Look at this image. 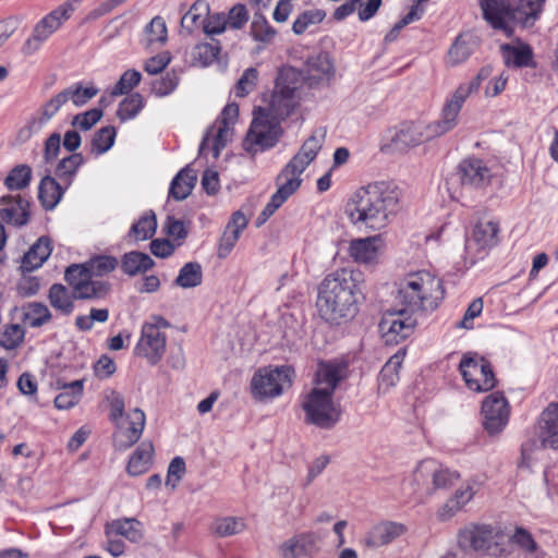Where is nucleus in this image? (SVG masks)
<instances>
[{"mask_svg":"<svg viewBox=\"0 0 558 558\" xmlns=\"http://www.w3.org/2000/svg\"><path fill=\"white\" fill-rule=\"evenodd\" d=\"M85 264L92 277H104L118 267L119 260L111 255H95Z\"/></svg>","mask_w":558,"mask_h":558,"instance_id":"3c124183","label":"nucleus"},{"mask_svg":"<svg viewBox=\"0 0 558 558\" xmlns=\"http://www.w3.org/2000/svg\"><path fill=\"white\" fill-rule=\"evenodd\" d=\"M457 175L463 187L482 190L489 185L492 170L480 158H465L458 165Z\"/></svg>","mask_w":558,"mask_h":558,"instance_id":"aec40b11","label":"nucleus"},{"mask_svg":"<svg viewBox=\"0 0 558 558\" xmlns=\"http://www.w3.org/2000/svg\"><path fill=\"white\" fill-rule=\"evenodd\" d=\"M333 74V65L327 53L320 52L310 56L304 64L302 78L310 85L329 81Z\"/></svg>","mask_w":558,"mask_h":558,"instance_id":"a878e982","label":"nucleus"},{"mask_svg":"<svg viewBox=\"0 0 558 558\" xmlns=\"http://www.w3.org/2000/svg\"><path fill=\"white\" fill-rule=\"evenodd\" d=\"M499 223L494 220H481L472 229L465 240V248L469 253H484L498 242Z\"/></svg>","mask_w":558,"mask_h":558,"instance_id":"4be33fe9","label":"nucleus"},{"mask_svg":"<svg viewBox=\"0 0 558 558\" xmlns=\"http://www.w3.org/2000/svg\"><path fill=\"white\" fill-rule=\"evenodd\" d=\"M490 68H482L477 75L469 83H463L448 97L440 110L439 118L427 122L434 138L444 136L453 131L459 124V114L465 100L476 93L482 82L490 75Z\"/></svg>","mask_w":558,"mask_h":558,"instance_id":"39448f33","label":"nucleus"},{"mask_svg":"<svg viewBox=\"0 0 558 558\" xmlns=\"http://www.w3.org/2000/svg\"><path fill=\"white\" fill-rule=\"evenodd\" d=\"M434 140L425 121H407L400 124L391 143L395 149L404 151Z\"/></svg>","mask_w":558,"mask_h":558,"instance_id":"a211bd4d","label":"nucleus"},{"mask_svg":"<svg viewBox=\"0 0 558 558\" xmlns=\"http://www.w3.org/2000/svg\"><path fill=\"white\" fill-rule=\"evenodd\" d=\"M167 337L153 327H142L141 337L134 347V354L144 357L150 365L158 364L166 352Z\"/></svg>","mask_w":558,"mask_h":558,"instance_id":"412c9836","label":"nucleus"},{"mask_svg":"<svg viewBox=\"0 0 558 558\" xmlns=\"http://www.w3.org/2000/svg\"><path fill=\"white\" fill-rule=\"evenodd\" d=\"M142 74L137 70H128L125 71L120 80L116 83V85L112 88L111 94L113 96H120L123 94H128L131 92L135 86H137L141 82Z\"/></svg>","mask_w":558,"mask_h":558,"instance_id":"0e129e2a","label":"nucleus"},{"mask_svg":"<svg viewBox=\"0 0 558 558\" xmlns=\"http://www.w3.org/2000/svg\"><path fill=\"white\" fill-rule=\"evenodd\" d=\"M154 265L155 262L148 254L138 251L125 253L121 259L122 271L131 277L151 269Z\"/></svg>","mask_w":558,"mask_h":558,"instance_id":"ea45409f","label":"nucleus"},{"mask_svg":"<svg viewBox=\"0 0 558 558\" xmlns=\"http://www.w3.org/2000/svg\"><path fill=\"white\" fill-rule=\"evenodd\" d=\"M238 116L239 107L236 104H229L223 108L220 118L208 128L204 135L198 148L199 155L206 156L208 151H211L215 159L219 157L221 150L232 137L233 124Z\"/></svg>","mask_w":558,"mask_h":558,"instance_id":"9b49d317","label":"nucleus"},{"mask_svg":"<svg viewBox=\"0 0 558 558\" xmlns=\"http://www.w3.org/2000/svg\"><path fill=\"white\" fill-rule=\"evenodd\" d=\"M251 35L257 41L269 43L275 37L276 31L262 13L256 12L251 24Z\"/></svg>","mask_w":558,"mask_h":558,"instance_id":"13d9d810","label":"nucleus"},{"mask_svg":"<svg viewBox=\"0 0 558 558\" xmlns=\"http://www.w3.org/2000/svg\"><path fill=\"white\" fill-rule=\"evenodd\" d=\"M52 318L51 312L47 305L39 302L28 303L24 307L23 319L32 328H38L49 323Z\"/></svg>","mask_w":558,"mask_h":558,"instance_id":"8fccbe9b","label":"nucleus"},{"mask_svg":"<svg viewBox=\"0 0 558 558\" xmlns=\"http://www.w3.org/2000/svg\"><path fill=\"white\" fill-rule=\"evenodd\" d=\"M99 93V89L95 86L84 87L81 82L74 83L69 87L64 88L51 99L50 104L58 112L62 106L71 101L75 107H82L86 105L92 98Z\"/></svg>","mask_w":558,"mask_h":558,"instance_id":"b1692460","label":"nucleus"},{"mask_svg":"<svg viewBox=\"0 0 558 558\" xmlns=\"http://www.w3.org/2000/svg\"><path fill=\"white\" fill-rule=\"evenodd\" d=\"M31 219V202L20 194L0 197V251L5 246L7 233L3 223L14 228L25 227Z\"/></svg>","mask_w":558,"mask_h":558,"instance_id":"4468645a","label":"nucleus"},{"mask_svg":"<svg viewBox=\"0 0 558 558\" xmlns=\"http://www.w3.org/2000/svg\"><path fill=\"white\" fill-rule=\"evenodd\" d=\"M502 57L506 65L513 68H524L533 65V52L530 46H501Z\"/></svg>","mask_w":558,"mask_h":558,"instance_id":"79ce46f5","label":"nucleus"},{"mask_svg":"<svg viewBox=\"0 0 558 558\" xmlns=\"http://www.w3.org/2000/svg\"><path fill=\"white\" fill-rule=\"evenodd\" d=\"M399 201L400 191L393 182L376 181L354 192L345 213L354 226L379 231L399 211Z\"/></svg>","mask_w":558,"mask_h":558,"instance_id":"f257e3e1","label":"nucleus"},{"mask_svg":"<svg viewBox=\"0 0 558 558\" xmlns=\"http://www.w3.org/2000/svg\"><path fill=\"white\" fill-rule=\"evenodd\" d=\"M52 252L51 241L48 236H40L24 254L21 262L23 272H32L39 268Z\"/></svg>","mask_w":558,"mask_h":558,"instance_id":"cd10ccee","label":"nucleus"},{"mask_svg":"<svg viewBox=\"0 0 558 558\" xmlns=\"http://www.w3.org/2000/svg\"><path fill=\"white\" fill-rule=\"evenodd\" d=\"M416 323L412 315L400 308L384 314L378 324V329L384 342L387 345H395L412 335Z\"/></svg>","mask_w":558,"mask_h":558,"instance_id":"2eb2a0df","label":"nucleus"},{"mask_svg":"<svg viewBox=\"0 0 558 558\" xmlns=\"http://www.w3.org/2000/svg\"><path fill=\"white\" fill-rule=\"evenodd\" d=\"M32 180V169L27 165L15 166L4 179V185L10 191H20L27 187Z\"/></svg>","mask_w":558,"mask_h":558,"instance_id":"603ef678","label":"nucleus"},{"mask_svg":"<svg viewBox=\"0 0 558 558\" xmlns=\"http://www.w3.org/2000/svg\"><path fill=\"white\" fill-rule=\"evenodd\" d=\"M378 235L353 240L349 247L350 256L357 263L372 264L378 256Z\"/></svg>","mask_w":558,"mask_h":558,"instance_id":"f704fd0d","label":"nucleus"},{"mask_svg":"<svg viewBox=\"0 0 558 558\" xmlns=\"http://www.w3.org/2000/svg\"><path fill=\"white\" fill-rule=\"evenodd\" d=\"M167 38L168 29L166 21L163 17L157 15L145 26L141 43L146 48H151L154 45H163Z\"/></svg>","mask_w":558,"mask_h":558,"instance_id":"a19ab883","label":"nucleus"},{"mask_svg":"<svg viewBox=\"0 0 558 558\" xmlns=\"http://www.w3.org/2000/svg\"><path fill=\"white\" fill-rule=\"evenodd\" d=\"M459 371L466 387L475 392H485L496 386V378L489 361L476 353L462 356Z\"/></svg>","mask_w":558,"mask_h":558,"instance_id":"f8f14e48","label":"nucleus"},{"mask_svg":"<svg viewBox=\"0 0 558 558\" xmlns=\"http://www.w3.org/2000/svg\"><path fill=\"white\" fill-rule=\"evenodd\" d=\"M180 83V76L174 70L167 72L166 75L156 78L151 84V90L157 97H166L172 94Z\"/></svg>","mask_w":558,"mask_h":558,"instance_id":"5fc2aeb1","label":"nucleus"},{"mask_svg":"<svg viewBox=\"0 0 558 558\" xmlns=\"http://www.w3.org/2000/svg\"><path fill=\"white\" fill-rule=\"evenodd\" d=\"M220 49L221 47L218 40L196 44L191 53L193 64L208 66L217 59Z\"/></svg>","mask_w":558,"mask_h":558,"instance_id":"09e8293b","label":"nucleus"},{"mask_svg":"<svg viewBox=\"0 0 558 558\" xmlns=\"http://www.w3.org/2000/svg\"><path fill=\"white\" fill-rule=\"evenodd\" d=\"M538 438L543 448H558V403L549 404L542 412Z\"/></svg>","mask_w":558,"mask_h":558,"instance_id":"393cba45","label":"nucleus"},{"mask_svg":"<svg viewBox=\"0 0 558 558\" xmlns=\"http://www.w3.org/2000/svg\"><path fill=\"white\" fill-rule=\"evenodd\" d=\"M325 141V131L316 130L302 145L299 153L287 163L278 175V189L271 195L270 201L264 207L259 217V223H264L283 203L296 192L302 180L301 174L316 158Z\"/></svg>","mask_w":558,"mask_h":558,"instance_id":"7ed1b4c3","label":"nucleus"},{"mask_svg":"<svg viewBox=\"0 0 558 558\" xmlns=\"http://www.w3.org/2000/svg\"><path fill=\"white\" fill-rule=\"evenodd\" d=\"M202 281L203 269L201 264L197 262H189L179 270L174 279V284L183 289H191L201 286Z\"/></svg>","mask_w":558,"mask_h":558,"instance_id":"49530a36","label":"nucleus"},{"mask_svg":"<svg viewBox=\"0 0 558 558\" xmlns=\"http://www.w3.org/2000/svg\"><path fill=\"white\" fill-rule=\"evenodd\" d=\"M154 447L150 442H142L130 457L126 472L131 476H138L146 473L153 462Z\"/></svg>","mask_w":558,"mask_h":558,"instance_id":"4c0bfd02","label":"nucleus"},{"mask_svg":"<svg viewBox=\"0 0 558 558\" xmlns=\"http://www.w3.org/2000/svg\"><path fill=\"white\" fill-rule=\"evenodd\" d=\"M84 381L81 379L64 384L62 391L54 398V405L68 410L76 405L83 395Z\"/></svg>","mask_w":558,"mask_h":558,"instance_id":"37998d69","label":"nucleus"},{"mask_svg":"<svg viewBox=\"0 0 558 558\" xmlns=\"http://www.w3.org/2000/svg\"><path fill=\"white\" fill-rule=\"evenodd\" d=\"M76 286L77 288L73 292L78 300L104 299L110 290L109 282L95 280L93 277H89L86 281H83L81 284L78 283Z\"/></svg>","mask_w":558,"mask_h":558,"instance_id":"c03bdc74","label":"nucleus"},{"mask_svg":"<svg viewBox=\"0 0 558 558\" xmlns=\"http://www.w3.org/2000/svg\"><path fill=\"white\" fill-rule=\"evenodd\" d=\"M362 281L359 270L343 268L328 275L318 288L316 306L320 317L333 325L353 318L362 298Z\"/></svg>","mask_w":558,"mask_h":558,"instance_id":"f03ea898","label":"nucleus"},{"mask_svg":"<svg viewBox=\"0 0 558 558\" xmlns=\"http://www.w3.org/2000/svg\"><path fill=\"white\" fill-rule=\"evenodd\" d=\"M104 116L99 108H93L85 112L77 113L73 117L72 125L78 128L81 131L90 130Z\"/></svg>","mask_w":558,"mask_h":558,"instance_id":"338daca9","label":"nucleus"},{"mask_svg":"<svg viewBox=\"0 0 558 558\" xmlns=\"http://www.w3.org/2000/svg\"><path fill=\"white\" fill-rule=\"evenodd\" d=\"M245 529L243 519L226 517L216 520L214 531L219 536L226 537L241 533Z\"/></svg>","mask_w":558,"mask_h":558,"instance_id":"e2e57ef3","label":"nucleus"},{"mask_svg":"<svg viewBox=\"0 0 558 558\" xmlns=\"http://www.w3.org/2000/svg\"><path fill=\"white\" fill-rule=\"evenodd\" d=\"M167 234L177 242V245H181L189 235V226L181 219H177L173 216H168L165 222Z\"/></svg>","mask_w":558,"mask_h":558,"instance_id":"69168bd1","label":"nucleus"},{"mask_svg":"<svg viewBox=\"0 0 558 558\" xmlns=\"http://www.w3.org/2000/svg\"><path fill=\"white\" fill-rule=\"evenodd\" d=\"M146 416L143 410L135 408L126 415L125 421L116 423L113 445L118 450H126L135 445L142 437Z\"/></svg>","mask_w":558,"mask_h":558,"instance_id":"f3484780","label":"nucleus"},{"mask_svg":"<svg viewBox=\"0 0 558 558\" xmlns=\"http://www.w3.org/2000/svg\"><path fill=\"white\" fill-rule=\"evenodd\" d=\"M316 535L314 533H302L288 539L280 546L282 558H298L310 555L316 546Z\"/></svg>","mask_w":558,"mask_h":558,"instance_id":"473e14b6","label":"nucleus"},{"mask_svg":"<svg viewBox=\"0 0 558 558\" xmlns=\"http://www.w3.org/2000/svg\"><path fill=\"white\" fill-rule=\"evenodd\" d=\"M428 478L432 480L434 489H446L460 478V474L441 465L436 460L426 459L418 463L414 472V480L417 483H423Z\"/></svg>","mask_w":558,"mask_h":558,"instance_id":"6ab92c4d","label":"nucleus"},{"mask_svg":"<svg viewBox=\"0 0 558 558\" xmlns=\"http://www.w3.org/2000/svg\"><path fill=\"white\" fill-rule=\"evenodd\" d=\"M157 229V220L155 213L149 210L143 214L140 219L134 222L129 231V236L135 241H144L150 239Z\"/></svg>","mask_w":558,"mask_h":558,"instance_id":"de8ad7c7","label":"nucleus"},{"mask_svg":"<svg viewBox=\"0 0 558 558\" xmlns=\"http://www.w3.org/2000/svg\"><path fill=\"white\" fill-rule=\"evenodd\" d=\"M140 525L141 523L135 519H123L112 522L111 527L116 534L136 543L142 538Z\"/></svg>","mask_w":558,"mask_h":558,"instance_id":"6e6d98bb","label":"nucleus"},{"mask_svg":"<svg viewBox=\"0 0 558 558\" xmlns=\"http://www.w3.org/2000/svg\"><path fill=\"white\" fill-rule=\"evenodd\" d=\"M326 14L322 10H308L302 12L293 22L292 31L296 35L303 34L311 25L319 24Z\"/></svg>","mask_w":558,"mask_h":558,"instance_id":"680f3d73","label":"nucleus"},{"mask_svg":"<svg viewBox=\"0 0 558 558\" xmlns=\"http://www.w3.org/2000/svg\"><path fill=\"white\" fill-rule=\"evenodd\" d=\"M458 543L492 557H501L508 553L509 539L498 529L489 524H472L459 532Z\"/></svg>","mask_w":558,"mask_h":558,"instance_id":"423d86ee","label":"nucleus"},{"mask_svg":"<svg viewBox=\"0 0 558 558\" xmlns=\"http://www.w3.org/2000/svg\"><path fill=\"white\" fill-rule=\"evenodd\" d=\"M484 19L495 29L504 31L511 36L512 28L508 25L511 20L512 7L508 0H478Z\"/></svg>","mask_w":558,"mask_h":558,"instance_id":"5701e85b","label":"nucleus"},{"mask_svg":"<svg viewBox=\"0 0 558 558\" xmlns=\"http://www.w3.org/2000/svg\"><path fill=\"white\" fill-rule=\"evenodd\" d=\"M253 116L243 146L246 151L257 154L272 148L281 137L282 129L281 122L271 118L263 107L255 108Z\"/></svg>","mask_w":558,"mask_h":558,"instance_id":"0eeeda50","label":"nucleus"},{"mask_svg":"<svg viewBox=\"0 0 558 558\" xmlns=\"http://www.w3.org/2000/svg\"><path fill=\"white\" fill-rule=\"evenodd\" d=\"M85 159L82 154L73 153L62 158L56 166L54 174L65 187H70L78 169L84 165Z\"/></svg>","mask_w":558,"mask_h":558,"instance_id":"58836bf2","label":"nucleus"},{"mask_svg":"<svg viewBox=\"0 0 558 558\" xmlns=\"http://www.w3.org/2000/svg\"><path fill=\"white\" fill-rule=\"evenodd\" d=\"M484 430L489 436L499 435L508 425L510 405L501 392H493L482 403Z\"/></svg>","mask_w":558,"mask_h":558,"instance_id":"dca6fc26","label":"nucleus"},{"mask_svg":"<svg viewBox=\"0 0 558 558\" xmlns=\"http://www.w3.org/2000/svg\"><path fill=\"white\" fill-rule=\"evenodd\" d=\"M405 532V526L397 522H384L376 525L365 537V544L368 547L378 548L387 545L401 536Z\"/></svg>","mask_w":558,"mask_h":558,"instance_id":"c756f323","label":"nucleus"},{"mask_svg":"<svg viewBox=\"0 0 558 558\" xmlns=\"http://www.w3.org/2000/svg\"><path fill=\"white\" fill-rule=\"evenodd\" d=\"M68 190L59 180L46 174L38 186V199L46 210H52Z\"/></svg>","mask_w":558,"mask_h":558,"instance_id":"c85d7f7f","label":"nucleus"},{"mask_svg":"<svg viewBox=\"0 0 558 558\" xmlns=\"http://www.w3.org/2000/svg\"><path fill=\"white\" fill-rule=\"evenodd\" d=\"M48 300L50 305L63 316H70L74 312L75 293L61 283H54L49 288Z\"/></svg>","mask_w":558,"mask_h":558,"instance_id":"e433bc0d","label":"nucleus"},{"mask_svg":"<svg viewBox=\"0 0 558 558\" xmlns=\"http://www.w3.org/2000/svg\"><path fill=\"white\" fill-rule=\"evenodd\" d=\"M77 0H69L44 16L34 27L32 36L25 41L22 51L31 56L36 52L74 12V3Z\"/></svg>","mask_w":558,"mask_h":558,"instance_id":"ddd939ff","label":"nucleus"},{"mask_svg":"<svg viewBox=\"0 0 558 558\" xmlns=\"http://www.w3.org/2000/svg\"><path fill=\"white\" fill-rule=\"evenodd\" d=\"M302 409L305 421L319 428L330 429L341 418V408L333 401V395L314 387L304 398Z\"/></svg>","mask_w":558,"mask_h":558,"instance_id":"9d476101","label":"nucleus"},{"mask_svg":"<svg viewBox=\"0 0 558 558\" xmlns=\"http://www.w3.org/2000/svg\"><path fill=\"white\" fill-rule=\"evenodd\" d=\"M300 73L294 68L280 70L270 104L264 108L279 122L288 118L298 105L296 90L300 87Z\"/></svg>","mask_w":558,"mask_h":558,"instance_id":"6e6552de","label":"nucleus"},{"mask_svg":"<svg viewBox=\"0 0 558 558\" xmlns=\"http://www.w3.org/2000/svg\"><path fill=\"white\" fill-rule=\"evenodd\" d=\"M144 107V99L141 94L133 93L125 97L119 105L117 116L124 122L134 119Z\"/></svg>","mask_w":558,"mask_h":558,"instance_id":"864d4df0","label":"nucleus"},{"mask_svg":"<svg viewBox=\"0 0 558 558\" xmlns=\"http://www.w3.org/2000/svg\"><path fill=\"white\" fill-rule=\"evenodd\" d=\"M56 114L57 111L48 100L43 105L40 111L31 117L25 125L19 130L17 141L20 143L29 141L35 134H38Z\"/></svg>","mask_w":558,"mask_h":558,"instance_id":"7c9ffc66","label":"nucleus"},{"mask_svg":"<svg viewBox=\"0 0 558 558\" xmlns=\"http://www.w3.org/2000/svg\"><path fill=\"white\" fill-rule=\"evenodd\" d=\"M109 319L108 308H90L89 315H78L75 318V327L80 331H89L95 323L104 324Z\"/></svg>","mask_w":558,"mask_h":558,"instance_id":"4d7b16f0","label":"nucleus"},{"mask_svg":"<svg viewBox=\"0 0 558 558\" xmlns=\"http://www.w3.org/2000/svg\"><path fill=\"white\" fill-rule=\"evenodd\" d=\"M482 483L477 478H469L465 481L463 486L456 490L452 498L456 501H459V506L463 508L473 499L474 495L477 493Z\"/></svg>","mask_w":558,"mask_h":558,"instance_id":"774afa93","label":"nucleus"},{"mask_svg":"<svg viewBox=\"0 0 558 558\" xmlns=\"http://www.w3.org/2000/svg\"><path fill=\"white\" fill-rule=\"evenodd\" d=\"M444 296L442 281L429 271L408 274L398 283L397 300L410 315L435 311Z\"/></svg>","mask_w":558,"mask_h":558,"instance_id":"20e7f679","label":"nucleus"},{"mask_svg":"<svg viewBox=\"0 0 558 558\" xmlns=\"http://www.w3.org/2000/svg\"><path fill=\"white\" fill-rule=\"evenodd\" d=\"M196 180L197 175L195 171L190 166L184 167L172 179L169 187V196L175 201L185 199L192 193Z\"/></svg>","mask_w":558,"mask_h":558,"instance_id":"c9c22d12","label":"nucleus"},{"mask_svg":"<svg viewBox=\"0 0 558 558\" xmlns=\"http://www.w3.org/2000/svg\"><path fill=\"white\" fill-rule=\"evenodd\" d=\"M24 337L25 330L21 325H8L0 333V345L7 350H13L23 342Z\"/></svg>","mask_w":558,"mask_h":558,"instance_id":"052dcab7","label":"nucleus"},{"mask_svg":"<svg viewBox=\"0 0 558 558\" xmlns=\"http://www.w3.org/2000/svg\"><path fill=\"white\" fill-rule=\"evenodd\" d=\"M116 138V129L113 126H104L99 129L93 140H92V149L97 155H101L109 150Z\"/></svg>","mask_w":558,"mask_h":558,"instance_id":"bf43d9fd","label":"nucleus"},{"mask_svg":"<svg viewBox=\"0 0 558 558\" xmlns=\"http://www.w3.org/2000/svg\"><path fill=\"white\" fill-rule=\"evenodd\" d=\"M293 375L294 371L290 365L262 367L251 379V393L259 401L275 399L291 386Z\"/></svg>","mask_w":558,"mask_h":558,"instance_id":"1a4fd4ad","label":"nucleus"},{"mask_svg":"<svg viewBox=\"0 0 558 558\" xmlns=\"http://www.w3.org/2000/svg\"><path fill=\"white\" fill-rule=\"evenodd\" d=\"M474 51V40L469 34L459 35L448 51V62L457 65L464 62Z\"/></svg>","mask_w":558,"mask_h":558,"instance_id":"a18cd8bd","label":"nucleus"},{"mask_svg":"<svg viewBox=\"0 0 558 558\" xmlns=\"http://www.w3.org/2000/svg\"><path fill=\"white\" fill-rule=\"evenodd\" d=\"M345 372V365L335 362L320 363L316 373L317 387L333 395L340 381L344 379Z\"/></svg>","mask_w":558,"mask_h":558,"instance_id":"bb28decb","label":"nucleus"},{"mask_svg":"<svg viewBox=\"0 0 558 558\" xmlns=\"http://www.w3.org/2000/svg\"><path fill=\"white\" fill-rule=\"evenodd\" d=\"M546 0H513L511 20L524 27L532 26L543 11Z\"/></svg>","mask_w":558,"mask_h":558,"instance_id":"2f4dec72","label":"nucleus"},{"mask_svg":"<svg viewBox=\"0 0 558 558\" xmlns=\"http://www.w3.org/2000/svg\"><path fill=\"white\" fill-rule=\"evenodd\" d=\"M210 12L209 3L206 0H196L181 17V28L189 35L203 31L206 17Z\"/></svg>","mask_w":558,"mask_h":558,"instance_id":"72a5a7b5","label":"nucleus"}]
</instances>
